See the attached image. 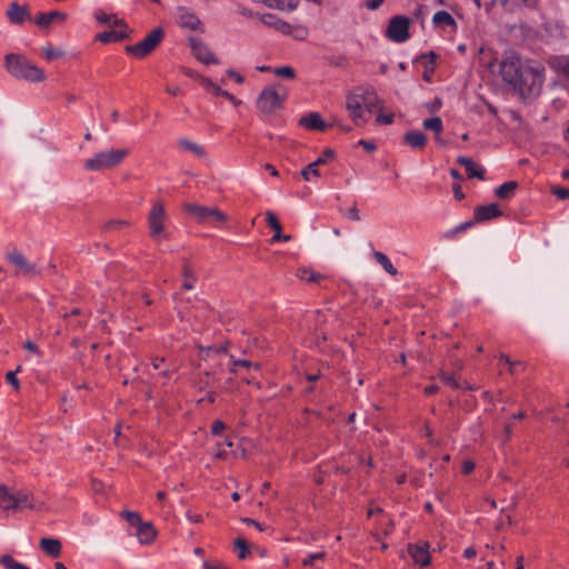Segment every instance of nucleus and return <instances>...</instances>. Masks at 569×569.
I'll return each instance as SVG.
<instances>
[{"label":"nucleus","instance_id":"obj_1","mask_svg":"<svg viewBox=\"0 0 569 569\" xmlns=\"http://www.w3.org/2000/svg\"><path fill=\"white\" fill-rule=\"evenodd\" d=\"M543 71V68L532 67L515 54L507 57L500 67L502 80L523 100L540 94Z\"/></svg>","mask_w":569,"mask_h":569},{"label":"nucleus","instance_id":"obj_2","mask_svg":"<svg viewBox=\"0 0 569 569\" xmlns=\"http://www.w3.org/2000/svg\"><path fill=\"white\" fill-rule=\"evenodd\" d=\"M6 70L16 79L28 82H41L46 74L41 68L32 63L26 56L8 53L4 57Z\"/></svg>","mask_w":569,"mask_h":569},{"label":"nucleus","instance_id":"obj_3","mask_svg":"<svg viewBox=\"0 0 569 569\" xmlns=\"http://www.w3.org/2000/svg\"><path fill=\"white\" fill-rule=\"evenodd\" d=\"M128 154L129 149L127 148L100 151L87 159L83 167L88 171L111 170L119 167Z\"/></svg>","mask_w":569,"mask_h":569},{"label":"nucleus","instance_id":"obj_4","mask_svg":"<svg viewBox=\"0 0 569 569\" xmlns=\"http://www.w3.org/2000/svg\"><path fill=\"white\" fill-rule=\"evenodd\" d=\"M287 96V89L280 83L267 87L256 101L257 109L263 114H272L282 109Z\"/></svg>","mask_w":569,"mask_h":569},{"label":"nucleus","instance_id":"obj_5","mask_svg":"<svg viewBox=\"0 0 569 569\" xmlns=\"http://www.w3.org/2000/svg\"><path fill=\"white\" fill-rule=\"evenodd\" d=\"M168 216L162 200L152 202L151 209L148 213V230L151 240L160 242L169 239V232L166 228V220Z\"/></svg>","mask_w":569,"mask_h":569},{"label":"nucleus","instance_id":"obj_6","mask_svg":"<svg viewBox=\"0 0 569 569\" xmlns=\"http://www.w3.org/2000/svg\"><path fill=\"white\" fill-rule=\"evenodd\" d=\"M163 38L164 30L161 27H158L140 42L126 46L124 50L128 54H131L137 59H143L154 51V49L162 42Z\"/></svg>","mask_w":569,"mask_h":569},{"label":"nucleus","instance_id":"obj_7","mask_svg":"<svg viewBox=\"0 0 569 569\" xmlns=\"http://www.w3.org/2000/svg\"><path fill=\"white\" fill-rule=\"evenodd\" d=\"M6 258L16 268V274L18 276L34 278L41 273L37 264L30 262L24 254L17 249L7 252Z\"/></svg>","mask_w":569,"mask_h":569},{"label":"nucleus","instance_id":"obj_8","mask_svg":"<svg viewBox=\"0 0 569 569\" xmlns=\"http://www.w3.org/2000/svg\"><path fill=\"white\" fill-rule=\"evenodd\" d=\"M187 213L192 216L199 223L207 222L210 219H214L219 222H226L227 216L219 210L217 207H204L196 203H187L183 206Z\"/></svg>","mask_w":569,"mask_h":569},{"label":"nucleus","instance_id":"obj_9","mask_svg":"<svg viewBox=\"0 0 569 569\" xmlns=\"http://www.w3.org/2000/svg\"><path fill=\"white\" fill-rule=\"evenodd\" d=\"M409 18L405 16H395L389 20L386 36L395 42H403L409 39Z\"/></svg>","mask_w":569,"mask_h":569},{"label":"nucleus","instance_id":"obj_10","mask_svg":"<svg viewBox=\"0 0 569 569\" xmlns=\"http://www.w3.org/2000/svg\"><path fill=\"white\" fill-rule=\"evenodd\" d=\"M189 44L191 47L193 56L200 62L204 64H217L219 62L213 52L201 40L190 37Z\"/></svg>","mask_w":569,"mask_h":569},{"label":"nucleus","instance_id":"obj_11","mask_svg":"<svg viewBox=\"0 0 569 569\" xmlns=\"http://www.w3.org/2000/svg\"><path fill=\"white\" fill-rule=\"evenodd\" d=\"M429 547V542L427 541L408 545V552L413 559L415 563L419 565L420 567H427L430 565L431 557Z\"/></svg>","mask_w":569,"mask_h":569},{"label":"nucleus","instance_id":"obj_12","mask_svg":"<svg viewBox=\"0 0 569 569\" xmlns=\"http://www.w3.org/2000/svg\"><path fill=\"white\" fill-rule=\"evenodd\" d=\"M68 18V14L62 11L53 10L50 12H39L33 22L42 30H49L51 23H62Z\"/></svg>","mask_w":569,"mask_h":569},{"label":"nucleus","instance_id":"obj_13","mask_svg":"<svg viewBox=\"0 0 569 569\" xmlns=\"http://www.w3.org/2000/svg\"><path fill=\"white\" fill-rule=\"evenodd\" d=\"M346 108L350 112V117L357 126L367 121L365 118L362 102L358 94H349L347 97Z\"/></svg>","mask_w":569,"mask_h":569},{"label":"nucleus","instance_id":"obj_14","mask_svg":"<svg viewBox=\"0 0 569 569\" xmlns=\"http://www.w3.org/2000/svg\"><path fill=\"white\" fill-rule=\"evenodd\" d=\"M298 124L308 130L326 131L331 124H327L319 112L312 111L299 119Z\"/></svg>","mask_w":569,"mask_h":569},{"label":"nucleus","instance_id":"obj_15","mask_svg":"<svg viewBox=\"0 0 569 569\" xmlns=\"http://www.w3.org/2000/svg\"><path fill=\"white\" fill-rule=\"evenodd\" d=\"M16 499L18 505V510L28 508L31 510H41L44 507V503L38 501L34 496L27 490H19L16 492Z\"/></svg>","mask_w":569,"mask_h":569},{"label":"nucleus","instance_id":"obj_16","mask_svg":"<svg viewBox=\"0 0 569 569\" xmlns=\"http://www.w3.org/2000/svg\"><path fill=\"white\" fill-rule=\"evenodd\" d=\"M502 216L498 203L479 206L475 209L473 219L476 222L487 221Z\"/></svg>","mask_w":569,"mask_h":569},{"label":"nucleus","instance_id":"obj_17","mask_svg":"<svg viewBox=\"0 0 569 569\" xmlns=\"http://www.w3.org/2000/svg\"><path fill=\"white\" fill-rule=\"evenodd\" d=\"M8 19L13 24H22L27 19H31L29 7L20 6L18 2H11L7 10Z\"/></svg>","mask_w":569,"mask_h":569},{"label":"nucleus","instance_id":"obj_18","mask_svg":"<svg viewBox=\"0 0 569 569\" xmlns=\"http://www.w3.org/2000/svg\"><path fill=\"white\" fill-rule=\"evenodd\" d=\"M178 13H179V22H180L181 27L193 30V31L200 29L201 32H203V29H201V26H202L201 21L193 12L189 11L184 7H179Z\"/></svg>","mask_w":569,"mask_h":569},{"label":"nucleus","instance_id":"obj_19","mask_svg":"<svg viewBox=\"0 0 569 569\" xmlns=\"http://www.w3.org/2000/svg\"><path fill=\"white\" fill-rule=\"evenodd\" d=\"M266 222L267 224L274 231V234L272 236L270 242H278V241H289L291 240V236L289 234H282V227L279 222L277 216L272 211L266 212Z\"/></svg>","mask_w":569,"mask_h":569},{"label":"nucleus","instance_id":"obj_20","mask_svg":"<svg viewBox=\"0 0 569 569\" xmlns=\"http://www.w3.org/2000/svg\"><path fill=\"white\" fill-rule=\"evenodd\" d=\"M358 96L368 112H372L375 108H379L380 110L383 108V101L377 98L372 87L365 88L362 93Z\"/></svg>","mask_w":569,"mask_h":569},{"label":"nucleus","instance_id":"obj_21","mask_svg":"<svg viewBox=\"0 0 569 569\" xmlns=\"http://www.w3.org/2000/svg\"><path fill=\"white\" fill-rule=\"evenodd\" d=\"M260 20L263 24L274 28L283 34L292 33V26L288 22L279 19L276 14L266 13L260 17Z\"/></svg>","mask_w":569,"mask_h":569},{"label":"nucleus","instance_id":"obj_22","mask_svg":"<svg viewBox=\"0 0 569 569\" xmlns=\"http://www.w3.org/2000/svg\"><path fill=\"white\" fill-rule=\"evenodd\" d=\"M548 64L569 81V54L552 56L548 59Z\"/></svg>","mask_w":569,"mask_h":569},{"label":"nucleus","instance_id":"obj_23","mask_svg":"<svg viewBox=\"0 0 569 569\" xmlns=\"http://www.w3.org/2000/svg\"><path fill=\"white\" fill-rule=\"evenodd\" d=\"M40 549L51 558H58L62 551V543L56 538H41L39 542Z\"/></svg>","mask_w":569,"mask_h":569},{"label":"nucleus","instance_id":"obj_24","mask_svg":"<svg viewBox=\"0 0 569 569\" xmlns=\"http://www.w3.org/2000/svg\"><path fill=\"white\" fill-rule=\"evenodd\" d=\"M457 162L465 167L468 178H478L480 180L485 179V169L478 167L471 158L459 156L457 158Z\"/></svg>","mask_w":569,"mask_h":569},{"label":"nucleus","instance_id":"obj_25","mask_svg":"<svg viewBox=\"0 0 569 569\" xmlns=\"http://www.w3.org/2000/svg\"><path fill=\"white\" fill-rule=\"evenodd\" d=\"M403 142L416 150H421L427 144V137L421 131H407L403 134Z\"/></svg>","mask_w":569,"mask_h":569},{"label":"nucleus","instance_id":"obj_26","mask_svg":"<svg viewBox=\"0 0 569 569\" xmlns=\"http://www.w3.org/2000/svg\"><path fill=\"white\" fill-rule=\"evenodd\" d=\"M136 536L138 537L140 543L149 545L157 537V530L153 528L151 522L142 521V523L137 527Z\"/></svg>","mask_w":569,"mask_h":569},{"label":"nucleus","instance_id":"obj_27","mask_svg":"<svg viewBox=\"0 0 569 569\" xmlns=\"http://www.w3.org/2000/svg\"><path fill=\"white\" fill-rule=\"evenodd\" d=\"M0 507L4 510H18L16 492L10 493L4 485L0 486Z\"/></svg>","mask_w":569,"mask_h":569},{"label":"nucleus","instance_id":"obj_28","mask_svg":"<svg viewBox=\"0 0 569 569\" xmlns=\"http://www.w3.org/2000/svg\"><path fill=\"white\" fill-rule=\"evenodd\" d=\"M519 184L517 181H507L495 189V196L502 200L511 199L515 196Z\"/></svg>","mask_w":569,"mask_h":569},{"label":"nucleus","instance_id":"obj_29","mask_svg":"<svg viewBox=\"0 0 569 569\" xmlns=\"http://www.w3.org/2000/svg\"><path fill=\"white\" fill-rule=\"evenodd\" d=\"M94 18L100 23L111 24L114 27H120V28L127 29V22L123 19H118L116 14H107L102 10H97L94 13Z\"/></svg>","mask_w":569,"mask_h":569},{"label":"nucleus","instance_id":"obj_30","mask_svg":"<svg viewBox=\"0 0 569 569\" xmlns=\"http://www.w3.org/2000/svg\"><path fill=\"white\" fill-rule=\"evenodd\" d=\"M182 277H183L182 289L191 290L196 282V276H194V272H193L188 259H183Z\"/></svg>","mask_w":569,"mask_h":569},{"label":"nucleus","instance_id":"obj_31","mask_svg":"<svg viewBox=\"0 0 569 569\" xmlns=\"http://www.w3.org/2000/svg\"><path fill=\"white\" fill-rule=\"evenodd\" d=\"M375 260L391 276H396L398 273V270L393 267L390 259L380 251L373 252Z\"/></svg>","mask_w":569,"mask_h":569},{"label":"nucleus","instance_id":"obj_32","mask_svg":"<svg viewBox=\"0 0 569 569\" xmlns=\"http://www.w3.org/2000/svg\"><path fill=\"white\" fill-rule=\"evenodd\" d=\"M179 146L187 150V151H190L192 153H194L196 156L198 157H204L206 156V151L203 149V147H201L200 144L196 143V142H192L188 139H180L179 140Z\"/></svg>","mask_w":569,"mask_h":569},{"label":"nucleus","instance_id":"obj_33","mask_svg":"<svg viewBox=\"0 0 569 569\" xmlns=\"http://www.w3.org/2000/svg\"><path fill=\"white\" fill-rule=\"evenodd\" d=\"M502 7L505 8H515V7H525L529 9H535L538 6V0H500Z\"/></svg>","mask_w":569,"mask_h":569},{"label":"nucleus","instance_id":"obj_34","mask_svg":"<svg viewBox=\"0 0 569 569\" xmlns=\"http://www.w3.org/2000/svg\"><path fill=\"white\" fill-rule=\"evenodd\" d=\"M423 128L433 131L436 134H441L443 130L442 120L440 117H433L423 120Z\"/></svg>","mask_w":569,"mask_h":569},{"label":"nucleus","instance_id":"obj_35","mask_svg":"<svg viewBox=\"0 0 569 569\" xmlns=\"http://www.w3.org/2000/svg\"><path fill=\"white\" fill-rule=\"evenodd\" d=\"M0 565L6 569H30L28 566L17 562L13 557L8 553L0 557Z\"/></svg>","mask_w":569,"mask_h":569},{"label":"nucleus","instance_id":"obj_36","mask_svg":"<svg viewBox=\"0 0 569 569\" xmlns=\"http://www.w3.org/2000/svg\"><path fill=\"white\" fill-rule=\"evenodd\" d=\"M432 21L435 24H446V26H455L456 24V21L451 17V14L443 10L436 12Z\"/></svg>","mask_w":569,"mask_h":569},{"label":"nucleus","instance_id":"obj_37","mask_svg":"<svg viewBox=\"0 0 569 569\" xmlns=\"http://www.w3.org/2000/svg\"><path fill=\"white\" fill-rule=\"evenodd\" d=\"M121 517L123 519L127 520V522L131 526V527H134L137 528L138 526H140L142 523V519L140 517V515L136 511H130V510H123L121 512Z\"/></svg>","mask_w":569,"mask_h":569},{"label":"nucleus","instance_id":"obj_38","mask_svg":"<svg viewBox=\"0 0 569 569\" xmlns=\"http://www.w3.org/2000/svg\"><path fill=\"white\" fill-rule=\"evenodd\" d=\"M297 276L307 282H318L320 279H322V276L320 273L313 272L308 269H299Z\"/></svg>","mask_w":569,"mask_h":569},{"label":"nucleus","instance_id":"obj_39","mask_svg":"<svg viewBox=\"0 0 569 569\" xmlns=\"http://www.w3.org/2000/svg\"><path fill=\"white\" fill-rule=\"evenodd\" d=\"M199 82L203 88L210 90L216 96H220V93H222V89L209 78L199 77Z\"/></svg>","mask_w":569,"mask_h":569},{"label":"nucleus","instance_id":"obj_40","mask_svg":"<svg viewBox=\"0 0 569 569\" xmlns=\"http://www.w3.org/2000/svg\"><path fill=\"white\" fill-rule=\"evenodd\" d=\"M21 371V366H18L16 368V370H12V371H8L6 373V380L7 382L14 389V390H19L20 389V381L19 379L17 378V373Z\"/></svg>","mask_w":569,"mask_h":569},{"label":"nucleus","instance_id":"obj_41","mask_svg":"<svg viewBox=\"0 0 569 569\" xmlns=\"http://www.w3.org/2000/svg\"><path fill=\"white\" fill-rule=\"evenodd\" d=\"M234 547L239 550L238 558L244 559L249 555L248 543L246 539L239 537L234 540Z\"/></svg>","mask_w":569,"mask_h":569},{"label":"nucleus","instance_id":"obj_42","mask_svg":"<svg viewBox=\"0 0 569 569\" xmlns=\"http://www.w3.org/2000/svg\"><path fill=\"white\" fill-rule=\"evenodd\" d=\"M335 157V151L330 148L325 149L322 154L313 162H311V167H319L328 162L329 159Z\"/></svg>","mask_w":569,"mask_h":569},{"label":"nucleus","instance_id":"obj_43","mask_svg":"<svg viewBox=\"0 0 569 569\" xmlns=\"http://www.w3.org/2000/svg\"><path fill=\"white\" fill-rule=\"evenodd\" d=\"M128 226H129V222L126 220H110L104 224L103 230L104 231H118L122 227H128Z\"/></svg>","mask_w":569,"mask_h":569},{"label":"nucleus","instance_id":"obj_44","mask_svg":"<svg viewBox=\"0 0 569 569\" xmlns=\"http://www.w3.org/2000/svg\"><path fill=\"white\" fill-rule=\"evenodd\" d=\"M273 73L278 77H284L288 79H293L296 77V72H295L293 68H291L289 66L276 68L273 70Z\"/></svg>","mask_w":569,"mask_h":569},{"label":"nucleus","instance_id":"obj_45","mask_svg":"<svg viewBox=\"0 0 569 569\" xmlns=\"http://www.w3.org/2000/svg\"><path fill=\"white\" fill-rule=\"evenodd\" d=\"M43 52H44L46 59L49 60V61L54 60V59H59V58H61L64 54V52L61 49H56V48H52V47L43 48Z\"/></svg>","mask_w":569,"mask_h":569},{"label":"nucleus","instance_id":"obj_46","mask_svg":"<svg viewBox=\"0 0 569 569\" xmlns=\"http://www.w3.org/2000/svg\"><path fill=\"white\" fill-rule=\"evenodd\" d=\"M328 64L333 67L343 68L348 64V59L345 56L326 57Z\"/></svg>","mask_w":569,"mask_h":569},{"label":"nucleus","instance_id":"obj_47","mask_svg":"<svg viewBox=\"0 0 569 569\" xmlns=\"http://www.w3.org/2000/svg\"><path fill=\"white\" fill-rule=\"evenodd\" d=\"M96 41H99L101 43H110L116 42L114 38V31H103L96 34Z\"/></svg>","mask_w":569,"mask_h":569},{"label":"nucleus","instance_id":"obj_48","mask_svg":"<svg viewBox=\"0 0 569 569\" xmlns=\"http://www.w3.org/2000/svg\"><path fill=\"white\" fill-rule=\"evenodd\" d=\"M199 349H200V351L202 353H206V356H208V353L210 351H214L217 353H226L227 350H228V342H226V343H223V345H221L219 347H211V346H209V347H201L200 346Z\"/></svg>","mask_w":569,"mask_h":569},{"label":"nucleus","instance_id":"obj_49","mask_svg":"<svg viewBox=\"0 0 569 569\" xmlns=\"http://www.w3.org/2000/svg\"><path fill=\"white\" fill-rule=\"evenodd\" d=\"M310 174H312L313 177H319L320 176V172L318 170V167H311V163H309L307 167H305L302 170H301V177L308 181L310 178Z\"/></svg>","mask_w":569,"mask_h":569},{"label":"nucleus","instance_id":"obj_50","mask_svg":"<svg viewBox=\"0 0 569 569\" xmlns=\"http://www.w3.org/2000/svg\"><path fill=\"white\" fill-rule=\"evenodd\" d=\"M440 378L446 385L450 386L451 388H453V389L460 388V383L456 380V378L453 376L441 372Z\"/></svg>","mask_w":569,"mask_h":569},{"label":"nucleus","instance_id":"obj_51","mask_svg":"<svg viewBox=\"0 0 569 569\" xmlns=\"http://www.w3.org/2000/svg\"><path fill=\"white\" fill-rule=\"evenodd\" d=\"M551 192L558 198V199H561V200H565V199H568L569 198V189L567 188H563V187H553Z\"/></svg>","mask_w":569,"mask_h":569},{"label":"nucleus","instance_id":"obj_52","mask_svg":"<svg viewBox=\"0 0 569 569\" xmlns=\"http://www.w3.org/2000/svg\"><path fill=\"white\" fill-rule=\"evenodd\" d=\"M296 39H299V40H302L307 37L308 34V30L306 27H302V26H297V27H292V33H291Z\"/></svg>","mask_w":569,"mask_h":569},{"label":"nucleus","instance_id":"obj_53","mask_svg":"<svg viewBox=\"0 0 569 569\" xmlns=\"http://www.w3.org/2000/svg\"><path fill=\"white\" fill-rule=\"evenodd\" d=\"M23 349L27 350L28 352L34 353L37 357H41V351L39 350L37 345L31 340H27L23 343Z\"/></svg>","mask_w":569,"mask_h":569},{"label":"nucleus","instance_id":"obj_54","mask_svg":"<svg viewBox=\"0 0 569 569\" xmlns=\"http://www.w3.org/2000/svg\"><path fill=\"white\" fill-rule=\"evenodd\" d=\"M325 556H326V552L312 553L308 558L302 560V565L303 566H312L313 561L319 560V559H323Z\"/></svg>","mask_w":569,"mask_h":569},{"label":"nucleus","instance_id":"obj_55","mask_svg":"<svg viewBox=\"0 0 569 569\" xmlns=\"http://www.w3.org/2000/svg\"><path fill=\"white\" fill-rule=\"evenodd\" d=\"M131 32L132 30H130L128 26L127 29L122 28V30L114 31L116 42L128 39Z\"/></svg>","mask_w":569,"mask_h":569},{"label":"nucleus","instance_id":"obj_56","mask_svg":"<svg viewBox=\"0 0 569 569\" xmlns=\"http://www.w3.org/2000/svg\"><path fill=\"white\" fill-rule=\"evenodd\" d=\"M426 107L431 113L437 112L442 107V100L439 97H436L432 102L427 103Z\"/></svg>","mask_w":569,"mask_h":569},{"label":"nucleus","instance_id":"obj_57","mask_svg":"<svg viewBox=\"0 0 569 569\" xmlns=\"http://www.w3.org/2000/svg\"><path fill=\"white\" fill-rule=\"evenodd\" d=\"M209 377H210V372H208V371L203 373V377L202 376L199 377V380H198L199 390H204L210 387Z\"/></svg>","mask_w":569,"mask_h":569},{"label":"nucleus","instance_id":"obj_58","mask_svg":"<svg viewBox=\"0 0 569 569\" xmlns=\"http://www.w3.org/2000/svg\"><path fill=\"white\" fill-rule=\"evenodd\" d=\"M376 122L378 124H390L393 122V114L392 113H389V114L379 113L378 117L376 118Z\"/></svg>","mask_w":569,"mask_h":569},{"label":"nucleus","instance_id":"obj_59","mask_svg":"<svg viewBox=\"0 0 569 569\" xmlns=\"http://www.w3.org/2000/svg\"><path fill=\"white\" fill-rule=\"evenodd\" d=\"M262 2L269 8H274V9H279V10L284 9L283 0H262Z\"/></svg>","mask_w":569,"mask_h":569},{"label":"nucleus","instance_id":"obj_60","mask_svg":"<svg viewBox=\"0 0 569 569\" xmlns=\"http://www.w3.org/2000/svg\"><path fill=\"white\" fill-rule=\"evenodd\" d=\"M435 72V64H426L425 66V71L422 73V78L425 81H428L430 82L431 81V76L432 73Z\"/></svg>","mask_w":569,"mask_h":569},{"label":"nucleus","instance_id":"obj_61","mask_svg":"<svg viewBox=\"0 0 569 569\" xmlns=\"http://www.w3.org/2000/svg\"><path fill=\"white\" fill-rule=\"evenodd\" d=\"M220 96L229 100L236 107L241 104V100H239L237 97H234L226 90H222V93H220Z\"/></svg>","mask_w":569,"mask_h":569},{"label":"nucleus","instance_id":"obj_62","mask_svg":"<svg viewBox=\"0 0 569 569\" xmlns=\"http://www.w3.org/2000/svg\"><path fill=\"white\" fill-rule=\"evenodd\" d=\"M226 429V425L220 421V420H216L213 423H212V427H211V432L212 435H219L220 432H222L223 430Z\"/></svg>","mask_w":569,"mask_h":569},{"label":"nucleus","instance_id":"obj_63","mask_svg":"<svg viewBox=\"0 0 569 569\" xmlns=\"http://www.w3.org/2000/svg\"><path fill=\"white\" fill-rule=\"evenodd\" d=\"M67 322V329L68 330H76L78 328H84L87 326V322L86 321H82V320H79V321H66Z\"/></svg>","mask_w":569,"mask_h":569},{"label":"nucleus","instance_id":"obj_64","mask_svg":"<svg viewBox=\"0 0 569 569\" xmlns=\"http://www.w3.org/2000/svg\"><path fill=\"white\" fill-rule=\"evenodd\" d=\"M203 569H227L226 567H223L221 563L219 562H210V561H204L203 562Z\"/></svg>","mask_w":569,"mask_h":569}]
</instances>
